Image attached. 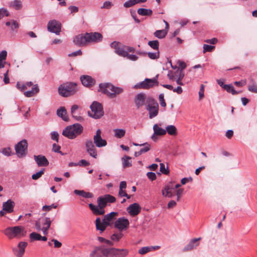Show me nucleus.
<instances>
[{"label": "nucleus", "mask_w": 257, "mask_h": 257, "mask_svg": "<svg viewBox=\"0 0 257 257\" xmlns=\"http://www.w3.org/2000/svg\"><path fill=\"white\" fill-rule=\"evenodd\" d=\"M167 34V30H157L154 33V35L159 39L165 38Z\"/></svg>", "instance_id": "42"}, {"label": "nucleus", "mask_w": 257, "mask_h": 257, "mask_svg": "<svg viewBox=\"0 0 257 257\" xmlns=\"http://www.w3.org/2000/svg\"><path fill=\"white\" fill-rule=\"evenodd\" d=\"M9 16V11L5 8H2L0 9V20L4 17Z\"/></svg>", "instance_id": "51"}, {"label": "nucleus", "mask_w": 257, "mask_h": 257, "mask_svg": "<svg viewBox=\"0 0 257 257\" xmlns=\"http://www.w3.org/2000/svg\"><path fill=\"white\" fill-rule=\"evenodd\" d=\"M101 131L100 129L96 131V134L93 136V143L98 148H102L107 145L106 140L103 139L101 136Z\"/></svg>", "instance_id": "17"}, {"label": "nucleus", "mask_w": 257, "mask_h": 257, "mask_svg": "<svg viewBox=\"0 0 257 257\" xmlns=\"http://www.w3.org/2000/svg\"><path fill=\"white\" fill-rule=\"evenodd\" d=\"M87 44L90 43H98L102 40V35L98 32L86 33Z\"/></svg>", "instance_id": "16"}, {"label": "nucleus", "mask_w": 257, "mask_h": 257, "mask_svg": "<svg viewBox=\"0 0 257 257\" xmlns=\"http://www.w3.org/2000/svg\"><path fill=\"white\" fill-rule=\"evenodd\" d=\"M158 82L156 78L153 79L146 78L144 81L137 84L135 87L136 88L148 89L153 87L155 85H157Z\"/></svg>", "instance_id": "12"}, {"label": "nucleus", "mask_w": 257, "mask_h": 257, "mask_svg": "<svg viewBox=\"0 0 257 257\" xmlns=\"http://www.w3.org/2000/svg\"><path fill=\"white\" fill-rule=\"evenodd\" d=\"M148 44L152 49L159 51V43L158 40L150 41Z\"/></svg>", "instance_id": "44"}, {"label": "nucleus", "mask_w": 257, "mask_h": 257, "mask_svg": "<svg viewBox=\"0 0 257 257\" xmlns=\"http://www.w3.org/2000/svg\"><path fill=\"white\" fill-rule=\"evenodd\" d=\"M146 109L148 111L149 118L152 119L157 116L159 113V104L152 97H149L147 99V104Z\"/></svg>", "instance_id": "6"}, {"label": "nucleus", "mask_w": 257, "mask_h": 257, "mask_svg": "<svg viewBox=\"0 0 257 257\" xmlns=\"http://www.w3.org/2000/svg\"><path fill=\"white\" fill-rule=\"evenodd\" d=\"M137 12L141 16H151L153 12L151 9H147L144 8H140L138 10Z\"/></svg>", "instance_id": "39"}, {"label": "nucleus", "mask_w": 257, "mask_h": 257, "mask_svg": "<svg viewBox=\"0 0 257 257\" xmlns=\"http://www.w3.org/2000/svg\"><path fill=\"white\" fill-rule=\"evenodd\" d=\"M57 114L59 117H61L63 120L66 121L68 120L67 111L64 107H61L58 109L57 111Z\"/></svg>", "instance_id": "34"}, {"label": "nucleus", "mask_w": 257, "mask_h": 257, "mask_svg": "<svg viewBox=\"0 0 257 257\" xmlns=\"http://www.w3.org/2000/svg\"><path fill=\"white\" fill-rule=\"evenodd\" d=\"M74 193L78 195L82 196L85 198H91L93 197V195L92 193L87 192L84 190H75Z\"/></svg>", "instance_id": "32"}, {"label": "nucleus", "mask_w": 257, "mask_h": 257, "mask_svg": "<svg viewBox=\"0 0 257 257\" xmlns=\"http://www.w3.org/2000/svg\"><path fill=\"white\" fill-rule=\"evenodd\" d=\"M112 3L108 1H106L103 3V5L101 7V9H109L112 7Z\"/></svg>", "instance_id": "60"}, {"label": "nucleus", "mask_w": 257, "mask_h": 257, "mask_svg": "<svg viewBox=\"0 0 257 257\" xmlns=\"http://www.w3.org/2000/svg\"><path fill=\"white\" fill-rule=\"evenodd\" d=\"M79 108V106L77 105H73L71 108V113L72 117L75 118L76 120L81 121L82 120V117L79 115H75L76 112Z\"/></svg>", "instance_id": "35"}, {"label": "nucleus", "mask_w": 257, "mask_h": 257, "mask_svg": "<svg viewBox=\"0 0 257 257\" xmlns=\"http://www.w3.org/2000/svg\"><path fill=\"white\" fill-rule=\"evenodd\" d=\"M141 209L142 208L138 203H134L127 207L126 211L131 216H135L141 212Z\"/></svg>", "instance_id": "20"}, {"label": "nucleus", "mask_w": 257, "mask_h": 257, "mask_svg": "<svg viewBox=\"0 0 257 257\" xmlns=\"http://www.w3.org/2000/svg\"><path fill=\"white\" fill-rule=\"evenodd\" d=\"M215 48V46L209 45L207 44H204L203 45V53H205L206 52H211Z\"/></svg>", "instance_id": "53"}, {"label": "nucleus", "mask_w": 257, "mask_h": 257, "mask_svg": "<svg viewBox=\"0 0 257 257\" xmlns=\"http://www.w3.org/2000/svg\"><path fill=\"white\" fill-rule=\"evenodd\" d=\"M34 158L39 167H46L49 165V161L44 156L41 155H35Z\"/></svg>", "instance_id": "23"}, {"label": "nucleus", "mask_w": 257, "mask_h": 257, "mask_svg": "<svg viewBox=\"0 0 257 257\" xmlns=\"http://www.w3.org/2000/svg\"><path fill=\"white\" fill-rule=\"evenodd\" d=\"M223 88L226 89L228 92L231 93L232 94L235 95L238 94L239 92L236 91L231 84L224 85Z\"/></svg>", "instance_id": "43"}, {"label": "nucleus", "mask_w": 257, "mask_h": 257, "mask_svg": "<svg viewBox=\"0 0 257 257\" xmlns=\"http://www.w3.org/2000/svg\"><path fill=\"white\" fill-rule=\"evenodd\" d=\"M95 224L96 229L100 230L101 232L104 231L106 227L108 226L104 223L103 220L101 221L99 218H96L95 220Z\"/></svg>", "instance_id": "31"}, {"label": "nucleus", "mask_w": 257, "mask_h": 257, "mask_svg": "<svg viewBox=\"0 0 257 257\" xmlns=\"http://www.w3.org/2000/svg\"><path fill=\"white\" fill-rule=\"evenodd\" d=\"M159 99L160 100V105L162 107H166V103L165 102V99H164V94L161 93L159 96Z\"/></svg>", "instance_id": "56"}, {"label": "nucleus", "mask_w": 257, "mask_h": 257, "mask_svg": "<svg viewBox=\"0 0 257 257\" xmlns=\"http://www.w3.org/2000/svg\"><path fill=\"white\" fill-rule=\"evenodd\" d=\"M136 5L135 0H128L123 4V7L128 8Z\"/></svg>", "instance_id": "55"}, {"label": "nucleus", "mask_w": 257, "mask_h": 257, "mask_svg": "<svg viewBox=\"0 0 257 257\" xmlns=\"http://www.w3.org/2000/svg\"><path fill=\"white\" fill-rule=\"evenodd\" d=\"M201 239L200 237L194 238L191 240L189 243L183 248L184 251H189L195 248L199 245L198 241Z\"/></svg>", "instance_id": "28"}, {"label": "nucleus", "mask_w": 257, "mask_h": 257, "mask_svg": "<svg viewBox=\"0 0 257 257\" xmlns=\"http://www.w3.org/2000/svg\"><path fill=\"white\" fill-rule=\"evenodd\" d=\"M91 113L88 112V115L95 119L102 117L104 114L103 106L101 103L97 101H93L90 106Z\"/></svg>", "instance_id": "9"}, {"label": "nucleus", "mask_w": 257, "mask_h": 257, "mask_svg": "<svg viewBox=\"0 0 257 257\" xmlns=\"http://www.w3.org/2000/svg\"><path fill=\"white\" fill-rule=\"evenodd\" d=\"M114 133V137L120 139L124 136L125 134V130L122 128H116L113 130Z\"/></svg>", "instance_id": "40"}, {"label": "nucleus", "mask_w": 257, "mask_h": 257, "mask_svg": "<svg viewBox=\"0 0 257 257\" xmlns=\"http://www.w3.org/2000/svg\"><path fill=\"white\" fill-rule=\"evenodd\" d=\"M76 84L75 83H66L61 84L58 88L59 94L63 97H68L73 95L76 91Z\"/></svg>", "instance_id": "5"}, {"label": "nucleus", "mask_w": 257, "mask_h": 257, "mask_svg": "<svg viewBox=\"0 0 257 257\" xmlns=\"http://www.w3.org/2000/svg\"><path fill=\"white\" fill-rule=\"evenodd\" d=\"M28 243L25 241L20 242L17 246L13 248L14 254L17 257H22L25 252Z\"/></svg>", "instance_id": "19"}, {"label": "nucleus", "mask_w": 257, "mask_h": 257, "mask_svg": "<svg viewBox=\"0 0 257 257\" xmlns=\"http://www.w3.org/2000/svg\"><path fill=\"white\" fill-rule=\"evenodd\" d=\"M47 27L48 31L50 32L59 35L61 32V24L59 22L54 20L48 23Z\"/></svg>", "instance_id": "18"}, {"label": "nucleus", "mask_w": 257, "mask_h": 257, "mask_svg": "<svg viewBox=\"0 0 257 257\" xmlns=\"http://www.w3.org/2000/svg\"><path fill=\"white\" fill-rule=\"evenodd\" d=\"M174 189L172 183L166 185L162 190V194L165 197H172L173 195L172 190Z\"/></svg>", "instance_id": "27"}, {"label": "nucleus", "mask_w": 257, "mask_h": 257, "mask_svg": "<svg viewBox=\"0 0 257 257\" xmlns=\"http://www.w3.org/2000/svg\"><path fill=\"white\" fill-rule=\"evenodd\" d=\"M148 97L143 93H138L135 96L134 102L138 109H139L144 105H146L147 104Z\"/></svg>", "instance_id": "15"}, {"label": "nucleus", "mask_w": 257, "mask_h": 257, "mask_svg": "<svg viewBox=\"0 0 257 257\" xmlns=\"http://www.w3.org/2000/svg\"><path fill=\"white\" fill-rule=\"evenodd\" d=\"M110 47L115 50V53L117 55L125 57L128 52H134L135 49L133 47L122 45L119 42L114 41L110 44Z\"/></svg>", "instance_id": "4"}, {"label": "nucleus", "mask_w": 257, "mask_h": 257, "mask_svg": "<svg viewBox=\"0 0 257 257\" xmlns=\"http://www.w3.org/2000/svg\"><path fill=\"white\" fill-rule=\"evenodd\" d=\"M122 236L123 234L121 233H115L111 235L110 238L112 241L117 242Z\"/></svg>", "instance_id": "48"}, {"label": "nucleus", "mask_w": 257, "mask_h": 257, "mask_svg": "<svg viewBox=\"0 0 257 257\" xmlns=\"http://www.w3.org/2000/svg\"><path fill=\"white\" fill-rule=\"evenodd\" d=\"M16 154L19 158H23L26 156L28 152V143L24 139L19 142L15 147Z\"/></svg>", "instance_id": "11"}, {"label": "nucleus", "mask_w": 257, "mask_h": 257, "mask_svg": "<svg viewBox=\"0 0 257 257\" xmlns=\"http://www.w3.org/2000/svg\"><path fill=\"white\" fill-rule=\"evenodd\" d=\"M153 130L155 133V135L156 136H163L166 134V131L160 127L158 124H155L153 126Z\"/></svg>", "instance_id": "36"}, {"label": "nucleus", "mask_w": 257, "mask_h": 257, "mask_svg": "<svg viewBox=\"0 0 257 257\" xmlns=\"http://www.w3.org/2000/svg\"><path fill=\"white\" fill-rule=\"evenodd\" d=\"M73 43L79 46H83L87 44L86 34L78 35L73 39Z\"/></svg>", "instance_id": "24"}, {"label": "nucleus", "mask_w": 257, "mask_h": 257, "mask_svg": "<svg viewBox=\"0 0 257 257\" xmlns=\"http://www.w3.org/2000/svg\"><path fill=\"white\" fill-rule=\"evenodd\" d=\"M3 233L10 239L21 238L26 235L27 231L23 226H15L7 227Z\"/></svg>", "instance_id": "2"}, {"label": "nucleus", "mask_w": 257, "mask_h": 257, "mask_svg": "<svg viewBox=\"0 0 257 257\" xmlns=\"http://www.w3.org/2000/svg\"><path fill=\"white\" fill-rule=\"evenodd\" d=\"M105 257H124L128 253L126 249H118L114 247L107 248L104 250Z\"/></svg>", "instance_id": "10"}, {"label": "nucleus", "mask_w": 257, "mask_h": 257, "mask_svg": "<svg viewBox=\"0 0 257 257\" xmlns=\"http://www.w3.org/2000/svg\"><path fill=\"white\" fill-rule=\"evenodd\" d=\"M165 131H166V133H168L171 136H176L177 134V128L174 125L167 126Z\"/></svg>", "instance_id": "37"}, {"label": "nucleus", "mask_w": 257, "mask_h": 257, "mask_svg": "<svg viewBox=\"0 0 257 257\" xmlns=\"http://www.w3.org/2000/svg\"><path fill=\"white\" fill-rule=\"evenodd\" d=\"M83 127L80 123H74L66 126L62 132V135L69 139H74L81 134Z\"/></svg>", "instance_id": "3"}, {"label": "nucleus", "mask_w": 257, "mask_h": 257, "mask_svg": "<svg viewBox=\"0 0 257 257\" xmlns=\"http://www.w3.org/2000/svg\"><path fill=\"white\" fill-rule=\"evenodd\" d=\"M131 158L127 156H124L121 158L122 162V167L123 168L130 167L132 166V161H131Z\"/></svg>", "instance_id": "38"}, {"label": "nucleus", "mask_w": 257, "mask_h": 257, "mask_svg": "<svg viewBox=\"0 0 257 257\" xmlns=\"http://www.w3.org/2000/svg\"><path fill=\"white\" fill-rule=\"evenodd\" d=\"M7 52L5 50L2 51L0 53V69L5 67V61L6 59Z\"/></svg>", "instance_id": "41"}, {"label": "nucleus", "mask_w": 257, "mask_h": 257, "mask_svg": "<svg viewBox=\"0 0 257 257\" xmlns=\"http://www.w3.org/2000/svg\"><path fill=\"white\" fill-rule=\"evenodd\" d=\"M117 214L118 213L116 212H111L110 213L104 215L103 219L104 223L108 226L110 225L113 221L115 219Z\"/></svg>", "instance_id": "25"}, {"label": "nucleus", "mask_w": 257, "mask_h": 257, "mask_svg": "<svg viewBox=\"0 0 257 257\" xmlns=\"http://www.w3.org/2000/svg\"><path fill=\"white\" fill-rule=\"evenodd\" d=\"M204 86L203 84H201L200 86L199 92V100H201L204 97Z\"/></svg>", "instance_id": "58"}, {"label": "nucleus", "mask_w": 257, "mask_h": 257, "mask_svg": "<svg viewBox=\"0 0 257 257\" xmlns=\"http://www.w3.org/2000/svg\"><path fill=\"white\" fill-rule=\"evenodd\" d=\"M85 146L86 152L89 154V155L93 158H97V150L95 148L96 146L93 143L92 141L90 139L86 140L85 143Z\"/></svg>", "instance_id": "14"}, {"label": "nucleus", "mask_w": 257, "mask_h": 257, "mask_svg": "<svg viewBox=\"0 0 257 257\" xmlns=\"http://www.w3.org/2000/svg\"><path fill=\"white\" fill-rule=\"evenodd\" d=\"M16 87L21 91L27 89L26 85H25V84L22 83L20 82H18L17 83Z\"/></svg>", "instance_id": "59"}, {"label": "nucleus", "mask_w": 257, "mask_h": 257, "mask_svg": "<svg viewBox=\"0 0 257 257\" xmlns=\"http://www.w3.org/2000/svg\"><path fill=\"white\" fill-rule=\"evenodd\" d=\"M160 171L164 174H168L169 173V171L168 168H166L165 165L163 163H160Z\"/></svg>", "instance_id": "54"}, {"label": "nucleus", "mask_w": 257, "mask_h": 257, "mask_svg": "<svg viewBox=\"0 0 257 257\" xmlns=\"http://www.w3.org/2000/svg\"><path fill=\"white\" fill-rule=\"evenodd\" d=\"M9 6L16 10H20L23 8L22 1L21 0H14L10 3Z\"/></svg>", "instance_id": "33"}, {"label": "nucleus", "mask_w": 257, "mask_h": 257, "mask_svg": "<svg viewBox=\"0 0 257 257\" xmlns=\"http://www.w3.org/2000/svg\"><path fill=\"white\" fill-rule=\"evenodd\" d=\"M106 249L103 245L96 247L90 253L89 257H105L103 251Z\"/></svg>", "instance_id": "21"}, {"label": "nucleus", "mask_w": 257, "mask_h": 257, "mask_svg": "<svg viewBox=\"0 0 257 257\" xmlns=\"http://www.w3.org/2000/svg\"><path fill=\"white\" fill-rule=\"evenodd\" d=\"M147 176L148 178L151 181H154L156 179V175L154 172H148L147 174Z\"/></svg>", "instance_id": "61"}, {"label": "nucleus", "mask_w": 257, "mask_h": 257, "mask_svg": "<svg viewBox=\"0 0 257 257\" xmlns=\"http://www.w3.org/2000/svg\"><path fill=\"white\" fill-rule=\"evenodd\" d=\"M39 92V88L37 84L33 85L31 90L24 92V95L27 97H31L36 94Z\"/></svg>", "instance_id": "30"}, {"label": "nucleus", "mask_w": 257, "mask_h": 257, "mask_svg": "<svg viewBox=\"0 0 257 257\" xmlns=\"http://www.w3.org/2000/svg\"><path fill=\"white\" fill-rule=\"evenodd\" d=\"M44 171H45V169H42L40 171H39V172H37L35 174H34L32 176V178L33 179V180H37L39 178H40L42 175L44 174Z\"/></svg>", "instance_id": "49"}, {"label": "nucleus", "mask_w": 257, "mask_h": 257, "mask_svg": "<svg viewBox=\"0 0 257 257\" xmlns=\"http://www.w3.org/2000/svg\"><path fill=\"white\" fill-rule=\"evenodd\" d=\"M41 237V235L40 234L35 232H33L30 234V239L31 241L40 240Z\"/></svg>", "instance_id": "46"}, {"label": "nucleus", "mask_w": 257, "mask_h": 257, "mask_svg": "<svg viewBox=\"0 0 257 257\" xmlns=\"http://www.w3.org/2000/svg\"><path fill=\"white\" fill-rule=\"evenodd\" d=\"M51 224V220L49 217H42L36 221L35 227L37 230H42L44 235H47Z\"/></svg>", "instance_id": "7"}, {"label": "nucleus", "mask_w": 257, "mask_h": 257, "mask_svg": "<svg viewBox=\"0 0 257 257\" xmlns=\"http://www.w3.org/2000/svg\"><path fill=\"white\" fill-rule=\"evenodd\" d=\"M98 91L106 94L110 98H114L122 93L123 89L120 87H116L110 83H103L99 84Z\"/></svg>", "instance_id": "1"}, {"label": "nucleus", "mask_w": 257, "mask_h": 257, "mask_svg": "<svg viewBox=\"0 0 257 257\" xmlns=\"http://www.w3.org/2000/svg\"><path fill=\"white\" fill-rule=\"evenodd\" d=\"M248 89L250 92L257 93V86L254 84L249 85L248 86Z\"/></svg>", "instance_id": "64"}, {"label": "nucleus", "mask_w": 257, "mask_h": 257, "mask_svg": "<svg viewBox=\"0 0 257 257\" xmlns=\"http://www.w3.org/2000/svg\"><path fill=\"white\" fill-rule=\"evenodd\" d=\"M57 207V206L56 205H55L54 204H52L51 205H44L42 209L43 210H45V211H49L50 209H51L52 208H56Z\"/></svg>", "instance_id": "63"}, {"label": "nucleus", "mask_w": 257, "mask_h": 257, "mask_svg": "<svg viewBox=\"0 0 257 257\" xmlns=\"http://www.w3.org/2000/svg\"><path fill=\"white\" fill-rule=\"evenodd\" d=\"M2 154L6 156H10L12 155L11 150L10 148H4L2 151Z\"/></svg>", "instance_id": "57"}, {"label": "nucleus", "mask_w": 257, "mask_h": 257, "mask_svg": "<svg viewBox=\"0 0 257 257\" xmlns=\"http://www.w3.org/2000/svg\"><path fill=\"white\" fill-rule=\"evenodd\" d=\"M51 138L52 140L55 141L57 142H58L59 134L57 132H55V131L51 133Z\"/></svg>", "instance_id": "62"}, {"label": "nucleus", "mask_w": 257, "mask_h": 257, "mask_svg": "<svg viewBox=\"0 0 257 257\" xmlns=\"http://www.w3.org/2000/svg\"><path fill=\"white\" fill-rule=\"evenodd\" d=\"M152 250V248L150 246L143 247L139 250V253L141 254H144Z\"/></svg>", "instance_id": "52"}, {"label": "nucleus", "mask_w": 257, "mask_h": 257, "mask_svg": "<svg viewBox=\"0 0 257 257\" xmlns=\"http://www.w3.org/2000/svg\"><path fill=\"white\" fill-rule=\"evenodd\" d=\"M181 75H183L182 78H183L185 76L184 72H182L181 70H177L176 71H169L167 76L170 80L175 81L179 78Z\"/></svg>", "instance_id": "26"}, {"label": "nucleus", "mask_w": 257, "mask_h": 257, "mask_svg": "<svg viewBox=\"0 0 257 257\" xmlns=\"http://www.w3.org/2000/svg\"><path fill=\"white\" fill-rule=\"evenodd\" d=\"M82 84L87 87H90L95 83V80L91 76L88 75H83L80 77Z\"/></svg>", "instance_id": "22"}, {"label": "nucleus", "mask_w": 257, "mask_h": 257, "mask_svg": "<svg viewBox=\"0 0 257 257\" xmlns=\"http://www.w3.org/2000/svg\"><path fill=\"white\" fill-rule=\"evenodd\" d=\"M97 206L90 203L89 204V207L94 214L97 215H103L105 213L104 208L106 206L107 203L102 196L99 197L97 198Z\"/></svg>", "instance_id": "8"}, {"label": "nucleus", "mask_w": 257, "mask_h": 257, "mask_svg": "<svg viewBox=\"0 0 257 257\" xmlns=\"http://www.w3.org/2000/svg\"><path fill=\"white\" fill-rule=\"evenodd\" d=\"M129 225L128 219L124 217L118 218L114 223V227L120 231L127 229L129 227Z\"/></svg>", "instance_id": "13"}, {"label": "nucleus", "mask_w": 257, "mask_h": 257, "mask_svg": "<svg viewBox=\"0 0 257 257\" xmlns=\"http://www.w3.org/2000/svg\"><path fill=\"white\" fill-rule=\"evenodd\" d=\"M102 197L105 200L106 202L107 203H113L115 201V198L109 194H106L102 196Z\"/></svg>", "instance_id": "45"}, {"label": "nucleus", "mask_w": 257, "mask_h": 257, "mask_svg": "<svg viewBox=\"0 0 257 257\" xmlns=\"http://www.w3.org/2000/svg\"><path fill=\"white\" fill-rule=\"evenodd\" d=\"M139 146H143L144 147L143 148L141 149L140 150L141 154L145 153L146 152H147L148 151H149L150 150V145L147 143L139 145Z\"/></svg>", "instance_id": "47"}, {"label": "nucleus", "mask_w": 257, "mask_h": 257, "mask_svg": "<svg viewBox=\"0 0 257 257\" xmlns=\"http://www.w3.org/2000/svg\"><path fill=\"white\" fill-rule=\"evenodd\" d=\"M15 205L14 201L9 199L7 201L4 202L3 204V208L7 213H12L14 211V207Z\"/></svg>", "instance_id": "29"}, {"label": "nucleus", "mask_w": 257, "mask_h": 257, "mask_svg": "<svg viewBox=\"0 0 257 257\" xmlns=\"http://www.w3.org/2000/svg\"><path fill=\"white\" fill-rule=\"evenodd\" d=\"M148 57L151 59H157L159 58V51L155 52H149L148 53Z\"/></svg>", "instance_id": "50"}]
</instances>
